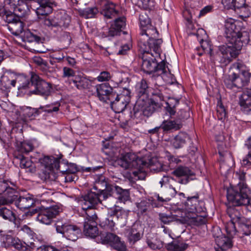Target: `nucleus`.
Here are the masks:
<instances>
[{
    "mask_svg": "<svg viewBox=\"0 0 251 251\" xmlns=\"http://www.w3.org/2000/svg\"><path fill=\"white\" fill-rule=\"evenodd\" d=\"M106 185L104 181H96L93 188L95 191H91L81 198L79 203L86 215L88 211H94L96 212L94 208L97 204L108 198V194L104 191Z\"/></svg>",
    "mask_w": 251,
    "mask_h": 251,
    "instance_id": "20e7f679",
    "label": "nucleus"
},
{
    "mask_svg": "<svg viewBox=\"0 0 251 251\" xmlns=\"http://www.w3.org/2000/svg\"><path fill=\"white\" fill-rule=\"evenodd\" d=\"M34 62L40 67L43 72L47 71L49 69L47 62L40 57L36 56L33 58Z\"/></svg>",
    "mask_w": 251,
    "mask_h": 251,
    "instance_id": "a18cd8bd",
    "label": "nucleus"
},
{
    "mask_svg": "<svg viewBox=\"0 0 251 251\" xmlns=\"http://www.w3.org/2000/svg\"><path fill=\"white\" fill-rule=\"evenodd\" d=\"M112 233L109 232H101L99 235H98V238L100 240L101 243L102 244H109L110 241L111 237H112Z\"/></svg>",
    "mask_w": 251,
    "mask_h": 251,
    "instance_id": "4d7b16f0",
    "label": "nucleus"
},
{
    "mask_svg": "<svg viewBox=\"0 0 251 251\" xmlns=\"http://www.w3.org/2000/svg\"><path fill=\"white\" fill-rule=\"evenodd\" d=\"M151 205L152 206H156L151 199H144L136 204L138 210L141 214L146 212L150 208Z\"/></svg>",
    "mask_w": 251,
    "mask_h": 251,
    "instance_id": "72a5a7b5",
    "label": "nucleus"
},
{
    "mask_svg": "<svg viewBox=\"0 0 251 251\" xmlns=\"http://www.w3.org/2000/svg\"><path fill=\"white\" fill-rule=\"evenodd\" d=\"M116 225V222L112 216L108 215V217L100 221V226L107 230H113Z\"/></svg>",
    "mask_w": 251,
    "mask_h": 251,
    "instance_id": "473e14b6",
    "label": "nucleus"
},
{
    "mask_svg": "<svg viewBox=\"0 0 251 251\" xmlns=\"http://www.w3.org/2000/svg\"><path fill=\"white\" fill-rule=\"evenodd\" d=\"M130 91L124 88L121 94L116 95L109 100L111 108L115 113H121L125 110L130 101Z\"/></svg>",
    "mask_w": 251,
    "mask_h": 251,
    "instance_id": "9d476101",
    "label": "nucleus"
},
{
    "mask_svg": "<svg viewBox=\"0 0 251 251\" xmlns=\"http://www.w3.org/2000/svg\"><path fill=\"white\" fill-rule=\"evenodd\" d=\"M76 75H75V71L72 69L67 67H63L62 77L63 78H67V80L65 81L66 84H68V81Z\"/></svg>",
    "mask_w": 251,
    "mask_h": 251,
    "instance_id": "37998d69",
    "label": "nucleus"
},
{
    "mask_svg": "<svg viewBox=\"0 0 251 251\" xmlns=\"http://www.w3.org/2000/svg\"><path fill=\"white\" fill-rule=\"evenodd\" d=\"M67 174H75L78 171L77 165L74 163H68L67 162Z\"/></svg>",
    "mask_w": 251,
    "mask_h": 251,
    "instance_id": "338daca9",
    "label": "nucleus"
},
{
    "mask_svg": "<svg viewBox=\"0 0 251 251\" xmlns=\"http://www.w3.org/2000/svg\"><path fill=\"white\" fill-rule=\"evenodd\" d=\"M172 174L180 178L177 182L181 184H187L190 180L194 178L192 176H195V173L189 167L184 166H179L176 168L172 172Z\"/></svg>",
    "mask_w": 251,
    "mask_h": 251,
    "instance_id": "f3484780",
    "label": "nucleus"
},
{
    "mask_svg": "<svg viewBox=\"0 0 251 251\" xmlns=\"http://www.w3.org/2000/svg\"><path fill=\"white\" fill-rule=\"evenodd\" d=\"M140 35L139 42L140 48L155 50L156 55H158V49H160L162 40L158 38V32L156 28L151 25H149L147 27L141 29Z\"/></svg>",
    "mask_w": 251,
    "mask_h": 251,
    "instance_id": "423d86ee",
    "label": "nucleus"
},
{
    "mask_svg": "<svg viewBox=\"0 0 251 251\" xmlns=\"http://www.w3.org/2000/svg\"><path fill=\"white\" fill-rule=\"evenodd\" d=\"M189 117L190 114L189 112L182 109H180L177 112L176 118V119H179L181 122V124H183V122L184 121V120L188 119Z\"/></svg>",
    "mask_w": 251,
    "mask_h": 251,
    "instance_id": "052dcab7",
    "label": "nucleus"
},
{
    "mask_svg": "<svg viewBox=\"0 0 251 251\" xmlns=\"http://www.w3.org/2000/svg\"><path fill=\"white\" fill-rule=\"evenodd\" d=\"M226 112L222 104H220L217 107V116L219 120H224L226 117Z\"/></svg>",
    "mask_w": 251,
    "mask_h": 251,
    "instance_id": "603ef678",
    "label": "nucleus"
},
{
    "mask_svg": "<svg viewBox=\"0 0 251 251\" xmlns=\"http://www.w3.org/2000/svg\"><path fill=\"white\" fill-rule=\"evenodd\" d=\"M108 215L112 216L116 221L126 219L127 217V212L122 207L114 205L113 207H108Z\"/></svg>",
    "mask_w": 251,
    "mask_h": 251,
    "instance_id": "4be33fe9",
    "label": "nucleus"
},
{
    "mask_svg": "<svg viewBox=\"0 0 251 251\" xmlns=\"http://www.w3.org/2000/svg\"><path fill=\"white\" fill-rule=\"evenodd\" d=\"M32 84H34V89L30 90L32 94L39 95L47 98L50 94V84L42 79L36 74H32L31 76Z\"/></svg>",
    "mask_w": 251,
    "mask_h": 251,
    "instance_id": "ddd939ff",
    "label": "nucleus"
},
{
    "mask_svg": "<svg viewBox=\"0 0 251 251\" xmlns=\"http://www.w3.org/2000/svg\"><path fill=\"white\" fill-rule=\"evenodd\" d=\"M150 236L147 239V243L149 247L152 250L158 249L160 248V245L157 243L159 241L156 238H150Z\"/></svg>",
    "mask_w": 251,
    "mask_h": 251,
    "instance_id": "bf43d9fd",
    "label": "nucleus"
},
{
    "mask_svg": "<svg viewBox=\"0 0 251 251\" xmlns=\"http://www.w3.org/2000/svg\"><path fill=\"white\" fill-rule=\"evenodd\" d=\"M189 139L188 135L185 133H179L172 141L173 146L176 149L182 147Z\"/></svg>",
    "mask_w": 251,
    "mask_h": 251,
    "instance_id": "cd10ccee",
    "label": "nucleus"
},
{
    "mask_svg": "<svg viewBox=\"0 0 251 251\" xmlns=\"http://www.w3.org/2000/svg\"><path fill=\"white\" fill-rule=\"evenodd\" d=\"M116 28L122 31V29L126 26V18L125 17H121L116 19L114 24L112 25Z\"/></svg>",
    "mask_w": 251,
    "mask_h": 251,
    "instance_id": "6e6d98bb",
    "label": "nucleus"
},
{
    "mask_svg": "<svg viewBox=\"0 0 251 251\" xmlns=\"http://www.w3.org/2000/svg\"><path fill=\"white\" fill-rule=\"evenodd\" d=\"M55 226L57 233H61L63 236L69 240L76 241L78 236L80 234L81 230L77 226L57 221Z\"/></svg>",
    "mask_w": 251,
    "mask_h": 251,
    "instance_id": "9b49d317",
    "label": "nucleus"
},
{
    "mask_svg": "<svg viewBox=\"0 0 251 251\" xmlns=\"http://www.w3.org/2000/svg\"><path fill=\"white\" fill-rule=\"evenodd\" d=\"M17 206L21 209L30 208L34 203V200L30 196L20 197L17 201Z\"/></svg>",
    "mask_w": 251,
    "mask_h": 251,
    "instance_id": "bb28decb",
    "label": "nucleus"
},
{
    "mask_svg": "<svg viewBox=\"0 0 251 251\" xmlns=\"http://www.w3.org/2000/svg\"><path fill=\"white\" fill-rule=\"evenodd\" d=\"M144 117L145 116H144L143 109H139L137 106L135 105L131 112V117L134 119L142 120Z\"/></svg>",
    "mask_w": 251,
    "mask_h": 251,
    "instance_id": "864d4df0",
    "label": "nucleus"
},
{
    "mask_svg": "<svg viewBox=\"0 0 251 251\" xmlns=\"http://www.w3.org/2000/svg\"><path fill=\"white\" fill-rule=\"evenodd\" d=\"M215 237V242L217 246L222 251H226L232 247L233 243L231 240V237L226 236L225 235H214Z\"/></svg>",
    "mask_w": 251,
    "mask_h": 251,
    "instance_id": "5701e85b",
    "label": "nucleus"
},
{
    "mask_svg": "<svg viewBox=\"0 0 251 251\" xmlns=\"http://www.w3.org/2000/svg\"><path fill=\"white\" fill-rule=\"evenodd\" d=\"M97 96L100 101L108 102L111 98L115 96L113 88L108 83H103L95 86Z\"/></svg>",
    "mask_w": 251,
    "mask_h": 251,
    "instance_id": "dca6fc26",
    "label": "nucleus"
},
{
    "mask_svg": "<svg viewBox=\"0 0 251 251\" xmlns=\"http://www.w3.org/2000/svg\"><path fill=\"white\" fill-rule=\"evenodd\" d=\"M115 189L117 194V199L121 202H125L129 199V193L127 190H124L118 186H116Z\"/></svg>",
    "mask_w": 251,
    "mask_h": 251,
    "instance_id": "ea45409f",
    "label": "nucleus"
},
{
    "mask_svg": "<svg viewBox=\"0 0 251 251\" xmlns=\"http://www.w3.org/2000/svg\"><path fill=\"white\" fill-rule=\"evenodd\" d=\"M251 77L246 66L241 61L233 63L229 69V74L224 78V84L228 89L234 90L242 89L248 85Z\"/></svg>",
    "mask_w": 251,
    "mask_h": 251,
    "instance_id": "7ed1b4c3",
    "label": "nucleus"
},
{
    "mask_svg": "<svg viewBox=\"0 0 251 251\" xmlns=\"http://www.w3.org/2000/svg\"><path fill=\"white\" fill-rule=\"evenodd\" d=\"M20 159V166L22 168L28 169L27 171L34 173L36 171V169L34 164L28 159L26 158L23 155L19 157Z\"/></svg>",
    "mask_w": 251,
    "mask_h": 251,
    "instance_id": "e433bc0d",
    "label": "nucleus"
},
{
    "mask_svg": "<svg viewBox=\"0 0 251 251\" xmlns=\"http://www.w3.org/2000/svg\"><path fill=\"white\" fill-rule=\"evenodd\" d=\"M17 79H20L18 80V81H21L23 82L22 83L20 84L19 87V89H26L30 88L32 86L34 87V84H32L31 79L30 82L25 77L18 78Z\"/></svg>",
    "mask_w": 251,
    "mask_h": 251,
    "instance_id": "3c124183",
    "label": "nucleus"
},
{
    "mask_svg": "<svg viewBox=\"0 0 251 251\" xmlns=\"http://www.w3.org/2000/svg\"><path fill=\"white\" fill-rule=\"evenodd\" d=\"M86 216L84 223V233L86 236L95 238L98 235L96 213L94 211H88Z\"/></svg>",
    "mask_w": 251,
    "mask_h": 251,
    "instance_id": "f8f14e48",
    "label": "nucleus"
},
{
    "mask_svg": "<svg viewBox=\"0 0 251 251\" xmlns=\"http://www.w3.org/2000/svg\"><path fill=\"white\" fill-rule=\"evenodd\" d=\"M45 167L50 170L59 171L62 174H67V162L65 161H60V158L53 156H45L42 161Z\"/></svg>",
    "mask_w": 251,
    "mask_h": 251,
    "instance_id": "4468645a",
    "label": "nucleus"
},
{
    "mask_svg": "<svg viewBox=\"0 0 251 251\" xmlns=\"http://www.w3.org/2000/svg\"><path fill=\"white\" fill-rule=\"evenodd\" d=\"M200 44L204 53L209 54L211 56L214 55L211 46L208 41L202 40L200 42Z\"/></svg>",
    "mask_w": 251,
    "mask_h": 251,
    "instance_id": "8fccbe9b",
    "label": "nucleus"
},
{
    "mask_svg": "<svg viewBox=\"0 0 251 251\" xmlns=\"http://www.w3.org/2000/svg\"><path fill=\"white\" fill-rule=\"evenodd\" d=\"M112 237H111L109 243L115 250L118 251H126V246L124 243L122 242L120 238L116 235L112 233Z\"/></svg>",
    "mask_w": 251,
    "mask_h": 251,
    "instance_id": "c756f323",
    "label": "nucleus"
},
{
    "mask_svg": "<svg viewBox=\"0 0 251 251\" xmlns=\"http://www.w3.org/2000/svg\"><path fill=\"white\" fill-rule=\"evenodd\" d=\"M71 17L64 10L57 11L53 15L46 17L43 20L44 25L50 29H59L68 27Z\"/></svg>",
    "mask_w": 251,
    "mask_h": 251,
    "instance_id": "1a4fd4ad",
    "label": "nucleus"
},
{
    "mask_svg": "<svg viewBox=\"0 0 251 251\" xmlns=\"http://www.w3.org/2000/svg\"><path fill=\"white\" fill-rule=\"evenodd\" d=\"M8 4L14 12H23L24 14L27 6L23 0H9Z\"/></svg>",
    "mask_w": 251,
    "mask_h": 251,
    "instance_id": "c85d7f7f",
    "label": "nucleus"
},
{
    "mask_svg": "<svg viewBox=\"0 0 251 251\" xmlns=\"http://www.w3.org/2000/svg\"><path fill=\"white\" fill-rule=\"evenodd\" d=\"M118 164L126 169H135L136 170L132 172L133 176L137 177L138 179H142V176L145 172V168L149 166L148 163L143 159L137 157L134 154L127 153L123 155L117 161Z\"/></svg>",
    "mask_w": 251,
    "mask_h": 251,
    "instance_id": "39448f33",
    "label": "nucleus"
},
{
    "mask_svg": "<svg viewBox=\"0 0 251 251\" xmlns=\"http://www.w3.org/2000/svg\"><path fill=\"white\" fill-rule=\"evenodd\" d=\"M233 8L234 10L241 9L242 10H246L245 5V0H235L233 3Z\"/></svg>",
    "mask_w": 251,
    "mask_h": 251,
    "instance_id": "e2e57ef3",
    "label": "nucleus"
},
{
    "mask_svg": "<svg viewBox=\"0 0 251 251\" xmlns=\"http://www.w3.org/2000/svg\"><path fill=\"white\" fill-rule=\"evenodd\" d=\"M2 242L5 247L10 246L13 247L19 251L23 246L25 242H22L18 238H16L10 235H7L3 237Z\"/></svg>",
    "mask_w": 251,
    "mask_h": 251,
    "instance_id": "393cba45",
    "label": "nucleus"
},
{
    "mask_svg": "<svg viewBox=\"0 0 251 251\" xmlns=\"http://www.w3.org/2000/svg\"><path fill=\"white\" fill-rule=\"evenodd\" d=\"M0 216L4 220L12 221L15 220V214L5 207H0Z\"/></svg>",
    "mask_w": 251,
    "mask_h": 251,
    "instance_id": "58836bf2",
    "label": "nucleus"
},
{
    "mask_svg": "<svg viewBox=\"0 0 251 251\" xmlns=\"http://www.w3.org/2000/svg\"><path fill=\"white\" fill-rule=\"evenodd\" d=\"M191 222L195 226H200L205 223L206 219L204 216L196 215L191 219Z\"/></svg>",
    "mask_w": 251,
    "mask_h": 251,
    "instance_id": "13d9d810",
    "label": "nucleus"
},
{
    "mask_svg": "<svg viewBox=\"0 0 251 251\" xmlns=\"http://www.w3.org/2000/svg\"><path fill=\"white\" fill-rule=\"evenodd\" d=\"M240 105L245 114L251 115V89L243 92L240 97Z\"/></svg>",
    "mask_w": 251,
    "mask_h": 251,
    "instance_id": "6ab92c4d",
    "label": "nucleus"
},
{
    "mask_svg": "<svg viewBox=\"0 0 251 251\" xmlns=\"http://www.w3.org/2000/svg\"><path fill=\"white\" fill-rule=\"evenodd\" d=\"M149 88L146 80L143 79L136 85V92L139 97L146 95Z\"/></svg>",
    "mask_w": 251,
    "mask_h": 251,
    "instance_id": "4c0bfd02",
    "label": "nucleus"
},
{
    "mask_svg": "<svg viewBox=\"0 0 251 251\" xmlns=\"http://www.w3.org/2000/svg\"><path fill=\"white\" fill-rule=\"evenodd\" d=\"M236 223L230 221L227 222L225 225V230L227 235L229 237H233L236 233V229L235 227Z\"/></svg>",
    "mask_w": 251,
    "mask_h": 251,
    "instance_id": "c03bdc74",
    "label": "nucleus"
},
{
    "mask_svg": "<svg viewBox=\"0 0 251 251\" xmlns=\"http://www.w3.org/2000/svg\"><path fill=\"white\" fill-rule=\"evenodd\" d=\"M154 105H152V104L150 105L149 106H146L144 109H143L144 116L145 117H148L151 116L153 113L155 111V108L153 107Z\"/></svg>",
    "mask_w": 251,
    "mask_h": 251,
    "instance_id": "774afa93",
    "label": "nucleus"
},
{
    "mask_svg": "<svg viewBox=\"0 0 251 251\" xmlns=\"http://www.w3.org/2000/svg\"><path fill=\"white\" fill-rule=\"evenodd\" d=\"M246 173L241 170L236 171L234 174V177L239 180L236 186H239V184L247 185L246 183Z\"/></svg>",
    "mask_w": 251,
    "mask_h": 251,
    "instance_id": "49530a36",
    "label": "nucleus"
},
{
    "mask_svg": "<svg viewBox=\"0 0 251 251\" xmlns=\"http://www.w3.org/2000/svg\"><path fill=\"white\" fill-rule=\"evenodd\" d=\"M166 247L168 251H184L188 245L182 242L174 241L168 244Z\"/></svg>",
    "mask_w": 251,
    "mask_h": 251,
    "instance_id": "7c9ffc66",
    "label": "nucleus"
},
{
    "mask_svg": "<svg viewBox=\"0 0 251 251\" xmlns=\"http://www.w3.org/2000/svg\"><path fill=\"white\" fill-rule=\"evenodd\" d=\"M50 56L53 60H55L57 62H60L65 57L64 54L60 51L51 53Z\"/></svg>",
    "mask_w": 251,
    "mask_h": 251,
    "instance_id": "69168bd1",
    "label": "nucleus"
},
{
    "mask_svg": "<svg viewBox=\"0 0 251 251\" xmlns=\"http://www.w3.org/2000/svg\"><path fill=\"white\" fill-rule=\"evenodd\" d=\"M60 211L61 208L57 205L48 207L40 210L36 218L40 223L49 225Z\"/></svg>",
    "mask_w": 251,
    "mask_h": 251,
    "instance_id": "2eb2a0df",
    "label": "nucleus"
},
{
    "mask_svg": "<svg viewBox=\"0 0 251 251\" xmlns=\"http://www.w3.org/2000/svg\"><path fill=\"white\" fill-rule=\"evenodd\" d=\"M98 13L96 7H88L80 11V14L85 18H92Z\"/></svg>",
    "mask_w": 251,
    "mask_h": 251,
    "instance_id": "a19ab883",
    "label": "nucleus"
},
{
    "mask_svg": "<svg viewBox=\"0 0 251 251\" xmlns=\"http://www.w3.org/2000/svg\"><path fill=\"white\" fill-rule=\"evenodd\" d=\"M111 78V75L107 71H103L101 72L99 75L97 77V79L99 82H103L109 80Z\"/></svg>",
    "mask_w": 251,
    "mask_h": 251,
    "instance_id": "680f3d73",
    "label": "nucleus"
},
{
    "mask_svg": "<svg viewBox=\"0 0 251 251\" xmlns=\"http://www.w3.org/2000/svg\"><path fill=\"white\" fill-rule=\"evenodd\" d=\"M33 149V145L28 142H17L16 150L21 153H27Z\"/></svg>",
    "mask_w": 251,
    "mask_h": 251,
    "instance_id": "2f4dec72",
    "label": "nucleus"
},
{
    "mask_svg": "<svg viewBox=\"0 0 251 251\" xmlns=\"http://www.w3.org/2000/svg\"><path fill=\"white\" fill-rule=\"evenodd\" d=\"M251 197V190L247 185L239 184V186L227 189V200L234 206L246 205L249 204Z\"/></svg>",
    "mask_w": 251,
    "mask_h": 251,
    "instance_id": "6e6552de",
    "label": "nucleus"
},
{
    "mask_svg": "<svg viewBox=\"0 0 251 251\" xmlns=\"http://www.w3.org/2000/svg\"><path fill=\"white\" fill-rule=\"evenodd\" d=\"M39 6L36 8V13L38 15H46L52 12L53 7L56 6L52 0H37Z\"/></svg>",
    "mask_w": 251,
    "mask_h": 251,
    "instance_id": "a211bd4d",
    "label": "nucleus"
},
{
    "mask_svg": "<svg viewBox=\"0 0 251 251\" xmlns=\"http://www.w3.org/2000/svg\"><path fill=\"white\" fill-rule=\"evenodd\" d=\"M16 80H10L7 75H3L1 77L0 87L3 91H6L9 89L11 86H15Z\"/></svg>",
    "mask_w": 251,
    "mask_h": 251,
    "instance_id": "f704fd0d",
    "label": "nucleus"
},
{
    "mask_svg": "<svg viewBox=\"0 0 251 251\" xmlns=\"http://www.w3.org/2000/svg\"><path fill=\"white\" fill-rule=\"evenodd\" d=\"M68 85L73 87V85L78 90H84L89 88L90 80L85 76L77 75L68 81Z\"/></svg>",
    "mask_w": 251,
    "mask_h": 251,
    "instance_id": "aec40b11",
    "label": "nucleus"
},
{
    "mask_svg": "<svg viewBox=\"0 0 251 251\" xmlns=\"http://www.w3.org/2000/svg\"><path fill=\"white\" fill-rule=\"evenodd\" d=\"M119 11L116 5L111 2L107 1L103 6L101 14L107 19H109L118 15Z\"/></svg>",
    "mask_w": 251,
    "mask_h": 251,
    "instance_id": "412c9836",
    "label": "nucleus"
},
{
    "mask_svg": "<svg viewBox=\"0 0 251 251\" xmlns=\"http://www.w3.org/2000/svg\"><path fill=\"white\" fill-rule=\"evenodd\" d=\"M12 139L11 132H6L0 136V141L3 145L8 144Z\"/></svg>",
    "mask_w": 251,
    "mask_h": 251,
    "instance_id": "0e129e2a",
    "label": "nucleus"
},
{
    "mask_svg": "<svg viewBox=\"0 0 251 251\" xmlns=\"http://www.w3.org/2000/svg\"><path fill=\"white\" fill-rule=\"evenodd\" d=\"M179 100L169 98L165 102L164 106L166 113L168 114L170 119L164 120L161 125V127L165 132L174 131L180 129L183 126L179 119L174 118L176 113V107L179 104Z\"/></svg>",
    "mask_w": 251,
    "mask_h": 251,
    "instance_id": "0eeeda50",
    "label": "nucleus"
},
{
    "mask_svg": "<svg viewBox=\"0 0 251 251\" xmlns=\"http://www.w3.org/2000/svg\"><path fill=\"white\" fill-rule=\"evenodd\" d=\"M143 51L142 70L151 77L156 78L161 77L167 83H174L173 75L167 70L166 64L164 61L158 63L156 58L160 55V49H158V55H156L155 50L141 48Z\"/></svg>",
    "mask_w": 251,
    "mask_h": 251,
    "instance_id": "f03ea898",
    "label": "nucleus"
},
{
    "mask_svg": "<svg viewBox=\"0 0 251 251\" xmlns=\"http://www.w3.org/2000/svg\"><path fill=\"white\" fill-rule=\"evenodd\" d=\"M153 97L151 99V103L156 107L162 106L161 101L164 100V97L160 91L152 93Z\"/></svg>",
    "mask_w": 251,
    "mask_h": 251,
    "instance_id": "79ce46f5",
    "label": "nucleus"
},
{
    "mask_svg": "<svg viewBox=\"0 0 251 251\" xmlns=\"http://www.w3.org/2000/svg\"><path fill=\"white\" fill-rule=\"evenodd\" d=\"M3 17L8 25L17 21L20 19L19 17L16 16L13 12L7 11H4Z\"/></svg>",
    "mask_w": 251,
    "mask_h": 251,
    "instance_id": "09e8293b",
    "label": "nucleus"
},
{
    "mask_svg": "<svg viewBox=\"0 0 251 251\" xmlns=\"http://www.w3.org/2000/svg\"><path fill=\"white\" fill-rule=\"evenodd\" d=\"M225 27L226 43L219 46L216 57L221 63L226 65L231 62L232 58L237 56L244 45L248 44L251 41V30L250 32L246 31L240 32L232 19L226 21Z\"/></svg>",
    "mask_w": 251,
    "mask_h": 251,
    "instance_id": "f257e3e1",
    "label": "nucleus"
},
{
    "mask_svg": "<svg viewBox=\"0 0 251 251\" xmlns=\"http://www.w3.org/2000/svg\"><path fill=\"white\" fill-rule=\"evenodd\" d=\"M22 36L24 37L25 41L28 42H36L39 43L41 42L40 36L37 35L35 31L31 32L29 30L24 31Z\"/></svg>",
    "mask_w": 251,
    "mask_h": 251,
    "instance_id": "c9c22d12",
    "label": "nucleus"
},
{
    "mask_svg": "<svg viewBox=\"0 0 251 251\" xmlns=\"http://www.w3.org/2000/svg\"><path fill=\"white\" fill-rule=\"evenodd\" d=\"M241 167L247 169L251 168V150L241 160Z\"/></svg>",
    "mask_w": 251,
    "mask_h": 251,
    "instance_id": "de8ad7c7",
    "label": "nucleus"
},
{
    "mask_svg": "<svg viewBox=\"0 0 251 251\" xmlns=\"http://www.w3.org/2000/svg\"><path fill=\"white\" fill-rule=\"evenodd\" d=\"M24 23L19 19L17 21L8 25L7 27L12 34L18 36L24 33Z\"/></svg>",
    "mask_w": 251,
    "mask_h": 251,
    "instance_id": "a878e982",
    "label": "nucleus"
},
{
    "mask_svg": "<svg viewBox=\"0 0 251 251\" xmlns=\"http://www.w3.org/2000/svg\"><path fill=\"white\" fill-rule=\"evenodd\" d=\"M139 20L141 29L145 28L150 25V20L148 16L145 14H141Z\"/></svg>",
    "mask_w": 251,
    "mask_h": 251,
    "instance_id": "5fc2aeb1",
    "label": "nucleus"
},
{
    "mask_svg": "<svg viewBox=\"0 0 251 251\" xmlns=\"http://www.w3.org/2000/svg\"><path fill=\"white\" fill-rule=\"evenodd\" d=\"M227 213L230 218V221L243 224L245 218L239 209L235 207H229L227 209Z\"/></svg>",
    "mask_w": 251,
    "mask_h": 251,
    "instance_id": "b1692460",
    "label": "nucleus"
}]
</instances>
